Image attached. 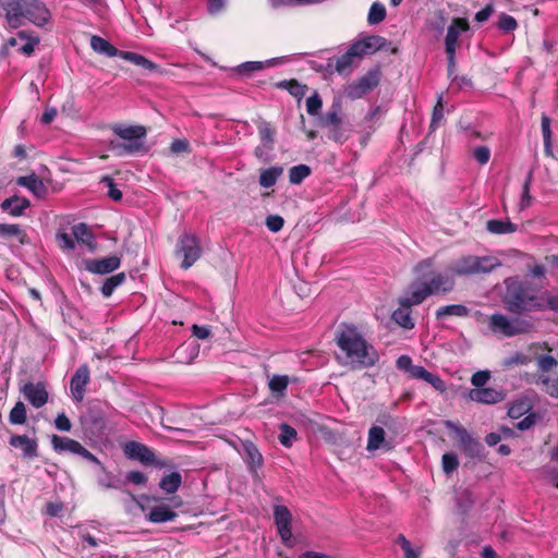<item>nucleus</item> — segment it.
<instances>
[{
  "instance_id": "f257e3e1",
  "label": "nucleus",
  "mask_w": 558,
  "mask_h": 558,
  "mask_svg": "<svg viewBox=\"0 0 558 558\" xmlns=\"http://www.w3.org/2000/svg\"><path fill=\"white\" fill-rule=\"evenodd\" d=\"M336 343L342 353L338 355L340 363L352 371L373 367L379 360L376 349L365 340L355 326H344L339 330Z\"/></svg>"
},
{
  "instance_id": "f03ea898",
  "label": "nucleus",
  "mask_w": 558,
  "mask_h": 558,
  "mask_svg": "<svg viewBox=\"0 0 558 558\" xmlns=\"http://www.w3.org/2000/svg\"><path fill=\"white\" fill-rule=\"evenodd\" d=\"M502 303L514 315H524L545 311L544 293L541 288L527 279L510 277L505 280Z\"/></svg>"
},
{
  "instance_id": "7ed1b4c3",
  "label": "nucleus",
  "mask_w": 558,
  "mask_h": 558,
  "mask_svg": "<svg viewBox=\"0 0 558 558\" xmlns=\"http://www.w3.org/2000/svg\"><path fill=\"white\" fill-rule=\"evenodd\" d=\"M433 259L426 258L414 267V272L420 280L410 284L414 303H423L429 295L449 293L454 288V278L449 274L433 270Z\"/></svg>"
},
{
  "instance_id": "20e7f679",
  "label": "nucleus",
  "mask_w": 558,
  "mask_h": 558,
  "mask_svg": "<svg viewBox=\"0 0 558 558\" xmlns=\"http://www.w3.org/2000/svg\"><path fill=\"white\" fill-rule=\"evenodd\" d=\"M113 134L124 142L110 141L108 148L116 156L135 155L145 151L143 140L146 137V129L143 125L114 124L111 126Z\"/></svg>"
},
{
  "instance_id": "39448f33",
  "label": "nucleus",
  "mask_w": 558,
  "mask_h": 558,
  "mask_svg": "<svg viewBox=\"0 0 558 558\" xmlns=\"http://www.w3.org/2000/svg\"><path fill=\"white\" fill-rule=\"evenodd\" d=\"M500 266L497 258L493 256H473L468 255L454 260L449 269L457 276H472L478 274H488Z\"/></svg>"
},
{
  "instance_id": "423d86ee",
  "label": "nucleus",
  "mask_w": 558,
  "mask_h": 558,
  "mask_svg": "<svg viewBox=\"0 0 558 558\" xmlns=\"http://www.w3.org/2000/svg\"><path fill=\"white\" fill-rule=\"evenodd\" d=\"M319 125L327 129V137L336 143H344L349 137L348 129L341 117V104L333 102L319 119Z\"/></svg>"
},
{
  "instance_id": "0eeeda50",
  "label": "nucleus",
  "mask_w": 558,
  "mask_h": 558,
  "mask_svg": "<svg viewBox=\"0 0 558 558\" xmlns=\"http://www.w3.org/2000/svg\"><path fill=\"white\" fill-rule=\"evenodd\" d=\"M489 327L493 332L510 338L517 335L530 332L533 325L525 319H510L506 315L494 314L489 318Z\"/></svg>"
},
{
  "instance_id": "6e6552de",
  "label": "nucleus",
  "mask_w": 558,
  "mask_h": 558,
  "mask_svg": "<svg viewBox=\"0 0 558 558\" xmlns=\"http://www.w3.org/2000/svg\"><path fill=\"white\" fill-rule=\"evenodd\" d=\"M380 77L381 72L379 69L368 71L345 87V96L352 100L362 98L379 85Z\"/></svg>"
},
{
  "instance_id": "1a4fd4ad",
  "label": "nucleus",
  "mask_w": 558,
  "mask_h": 558,
  "mask_svg": "<svg viewBox=\"0 0 558 558\" xmlns=\"http://www.w3.org/2000/svg\"><path fill=\"white\" fill-rule=\"evenodd\" d=\"M51 446L53 450L58 453L71 452L73 454L81 456L83 459L89 462H93L98 465L100 464L99 459L75 439L52 435Z\"/></svg>"
},
{
  "instance_id": "9d476101",
  "label": "nucleus",
  "mask_w": 558,
  "mask_h": 558,
  "mask_svg": "<svg viewBox=\"0 0 558 558\" xmlns=\"http://www.w3.org/2000/svg\"><path fill=\"white\" fill-rule=\"evenodd\" d=\"M177 253L182 254L183 256L181 268L189 269L199 259L202 255L199 240L193 234H182L178 240Z\"/></svg>"
},
{
  "instance_id": "9b49d317",
  "label": "nucleus",
  "mask_w": 558,
  "mask_h": 558,
  "mask_svg": "<svg viewBox=\"0 0 558 558\" xmlns=\"http://www.w3.org/2000/svg\"><path fill=\"white\" fill-rule=\"evenodd\" d=\"M25 19L37 26L46 25L50 20V11L40 0H24Z\"/></svg>"
},
{
  "instance_id": "f8f14e48",
  "label": "nucleus",
  "mask_w": 558,
  "mask_h": 558,
  "mask_svg": "<svg viewBox=\"0 0 558 558\" xmlns=\"http://www.w3.org/2000/svg\"><path fill=\"white\" fill-rule=\"evenodd\" d=\"M5 12V20L11 28H19L25 17L24 0H0Z\"/></svg>"
},
{
  "instance_id": "ddd939ff",
  "label": "nucleus",
  "mask_w": 558,
  "mask_h": 558,
  "mask_svg": "<svg viewBox=\"0 0 558 558\" xmlns=\"http://www.w3.org/2000/svg\"><path fill=\"white\" fill-rule=\"evenodd\" d=\"M90 380V369L87 364L77 367L70 381L71 393L75 401L81 402L84 399L85 388Z\"/></svg>"
},
{
  "instance_id": "4468645a",
  "label": "nucleus",
  "mask_w": 558,
  "mask_h": 558,
  "mask_svg": "<svg viewBox=\"0 0 558 558\" xmlns=\"http://www.w3.org/2000/svg\"><path fill=\"white\" fill-rule=\"evenodd\" d=\"M124 454L132 460H137L146 465L155 464V452L144 444L128 441L123 448Z\"/></svg>"
},
{
  "instance_id": "2eb2a0df",
  "label": "nucleus",
  "mask_w": 558,
  "mask_h": 558,
  "mask_svg": "<svg viewBox=\"0 0 558 558\" xmlns=\"http://www.w3.org/2000/svg\"><path fill=\"white\" fill-rule=\"evenodd\" d=\"M21 392L36 409L44 407L48 402L49 395L43 383H26L21 387Z\"/></svg>"
},
{
  "instance_id": "dca6fc26",
  "label": "nucleus",
  "mask_w": 558,
  "mask_h": 558,
  "mask_svg": "<svg viewBox=\"0 0 558 558\" xmlns=\"http://www.w3.org/2000/svg\"><path fill=\"white\" fill-rule=\"evenodd\" d=\"M83 264L88 272L107 275L120 267L121 258L117 255H111L100 259H84Z\"/></svg>"
},
{
  "instance_id": "f3484780",
  "label": "nucleus",
  "mask_w": 558,
  "mask_h": 558,
  "mask_svg": "<svg viewBox=\"0 0 558 558\" xmlns=\"http://www.w3.org/2000/svg\"><path fill=\"white\" fill-rule=\"evenodd\" d=\"M399 303L400 307L393 311L391 318L399 326L405 329H412L414 327V320L411 317V307L420 303L413 302V293L411 291L407 298L400 299Z\"/></svg>"
},
{
  "instance_id": "a211bd4d",
  "label": "nucleus",
  "mask_w": 558,
  "mask_h": 558,
  "mask_svg": "<svg viewBox=\"0 0 558 558\" xmlns=\"http://www.w3.org/2000/svg\"><path fill=\"white\" fill-rule=\"evenodd\" d=\"M469 28V21L465 17H454L447 29L445 51H456L459 46V36L468 32Z\"/></svg>"
},
{
  "instance_id": "6ab92c4d",
  "label": "nucleus",
  "mask_w": 558,
  "mask_h": 558,
  "mask_svg": "<svg viewBox=\"0 0 558 558\" xmlns=\"http://www.w3.org/2000/svg\"><path fill=\"white\" fill-rule=\"evenodd\" d=\"M274 519L278 533L286 543L292 537V514L286 506L277 505L274 508Z\"/></svg>"
},
{
  "instance_id": "aec40b11",
  "label": "nucleus",
  "mask_w": 558,
  "mask_h": 558,
  "mask_svg": "<svg viewBox=\"0 0 558 558\" xmlns=\"http://www.w3.org/2000/svg\"><path fill=\"white\" fill-rule=\"evenodd\" d=\"M524 380L530 385L541 386L544 392L558 398V374L550 377L546 374L525 373Z\"/></svg>"
},
{
  "instance_id": "412c9836",
  "label": "nucleus",
  "mask_w": 558,
  "mask_h": 558,
  "mask_svg": "<svg viewBox=\"0 0 558 558\" xmlns=\"http://www.w3.org/2000/svg\"><path fill=\"white\" fill-rule=\"evenodd\" d=\"M386 44V38L379 35H372L353 43L352 50H355L357 57L362 58L363 56L371 54L380 50Z\"/></svg>"
},
{
  "instance_id": "4be33fe9",
  "label": "nucleus",
  "mask_w": 558,
  "mask_h": 558,
  "mask_svg": "<svg viewBox=\"0 0 558 558\" xmlns=\"http://www.w3.org/2000/svg\"><path fill=\"white\" fill-rule=\"evenodd\" d=\"M9 445L13 448L22 449L25 458L34 459L38 456L37 440L26 435H12L9 439Z\"/></svg>"
},
{
  "instance_id": "5701e85b",
  "label": "nucleus",
  "mask_w": 558,
  "mask_h": 558,
  "mask_svg": "<svg viewBox=\"0 0 558 558\" xmlns=\"http://www.w3.org/2000/svg\"><path fill=\"white\" fill-rule=\"evenodd\" d=\"M409 376L413 379H422L433 386L437 391L445 392L446 384L445 381L437 375L428 372L425 367L421 365H414Z\"/></svg>"
},
{
  "instance_id": "b1692460",
  "label": "nucleus",
  "mask_w": 558,
  "mask_h": 558,
  "mask_svg": "<svg viewBox=\"0 0 558 558\" xmlns=\"http://www.w3.org/2000/svg\"><path fill=\"white\" fill-rule=\"evenodd\" d=\"M469 397L472 401L484 404H495L504 399V396L500 391L488 387L472 389L469 392Z\"/></svg>"
},
{
  "instance_id": "393cba45",
  "label": "nucleus",
  "mask_w": 558,
  "mask_h": 558,
  "mask_svg": "<svg viewBox=\"0 0 558 558\" xmlns=\"http://www.w3.org/2000/svg\"><path fill=\"white\" fill-rule=\"evenodd\" d=\"M29 206L31 202L26 197L17 195L5 198L1 204L2 210L8 211L13 217L22 216Z\"/></svg>"
},
{
  "instance_id": "a878e982",
  "label": "nucleus",
  "mask_w": 558,
  "mask_h": 558,
  "mask_svg": "<svg viewBox=\"0 0 558 558\" xmlns=\"http://www.w3.org/2000/svg\"><path fill=\"white\" fill-rule=\"evenodd\" d=\"M16 184L28 189L37 197H45L47 194V186L44 184L43 180L34 173L26 177H19Z\"/></svg>"
},
{
  "instance_id": "bb28decb",
  "label": "nucleus",
  "mask_w": 558,
  "mask_h": 558,
  "mask_svg": "<svg viewBox=\"0 0 558 558\" xmlns=\"http://www.w3.org/2000/svg\"><path fill=\"white\" fill-rule=\"evenodd\" d=\"M0 238L3 240L16 239L21 245L28 243L25 230L15 223H0Z\"/></svg>"
},
{
  "instance_id": "cd10ccee",
  "label": "nucleus",
  "mask_w": 558,
  "mask_h": 558,
  "mask_svg": "<svg viewBox=\"0 0 558 558\" xmlns=\"http://www.w3.org/2000/svg\"><path fill=\"white\" fill-rule=\"evenodd\" d=\"M299 381L296 376L290 377L288 375L275 374L269 378L268 388L275 396H284L289 384H296Z\"/></svg>"
},
{
  "instance_id": "c85d7f7f",
  "label": "nucleus",
  "mask_w": 558,
  "mask_h": 558,
  "mask_svg": "<svg viewBox=\"0 0 558 558\" xmlns=\"http://www.w3.org/2000/svg\"><path fill=\"white\" fill-rule=\"evenodd\" d=\"M72 233L75 238V241L78 243L85 244L90 252H94L97 247V243L94 239V235L86 223H77L72 227Z\"/></svg>"
},
{
  "instance_id": "c756f323",
  "label": "nucleus",
  "mask_w": 558,
  "mask_h": 558,
  "mask_svg": "<svg viewBox=\"0 0 558 558\" xmlns=\"http://www.w3.org/2000/svg\"><path fill=\"white\" fill-rule=\"evenodd\" d=\"M178 517V513L173 511L168 505L160 504L154 506L148 514V520L153 523H163L173 521Z\"/></svg>"
},
{
  "instance_id": "7c9ffc66",
  "label": "nucleus",
  "mask_w": 558,
  "mask_h": 558,
  "mask_svg": "<svg viewBox=\"0 0 558 558\" xmlns=\"http://www.w3.org/2000/svg\"><path fill=\"white\" fill-rule=\"evenodd\" d=\"M90 47L98 54H102L109 58L118 57L120 52V50L116 48L111 43L98 35H93L90 37Z\"/></svg>"
},
{
  "instance_id": "2f4dec72",
  "label": "nucleus",
  "mask_w": 558,
  "mask_h": 558,
  "mask_svg": "<svg viewBox=\"0 0 558 558\" xmlns=\"http://www.w3.org/2000/svg\"><path fill=\"white\" fill-rule=\"evenodd\" d=\"M118 57L149 72H154L158 69V65L155 62L136 52L120 50Z\"/></svg>"
},
{
  "instance_id": "473e14b6",
  "label": "nucleus",
  "mask_w": 558,
  "mask_h": 558,
  "mask_svg": "<svg viewBox=\"0 0 558 558\" xmlns=\"http://www.w3.org/2000/svg\"><path fill=\"white\" fill-rule=\"evenodd\" d=\"M257 131L260 143L267 150H272L275 146L276 130L268 121L262 120L257 123Z\"/></svg>"
},
{
  "instance_id": "72a5a7b5",
  "label": "nucleus",
  "mask_w": 558,
  "mask_h": 558,
  "mask_svg": "<svg viewBox=\"0 0 558 558\" xmlns=\"http://www.w3.org/2000/svg\"><path fill=\"white\" fill-rule=\"evenodd\" d=\"M385 430L380 426H372L368 430V439H367V450L374 451L381 447L386 448L387 450L390 449L389 446L385 442Z\"/></svg>"
},
{
  "instance_id": "f704fd0d",
  "label": "nucleus",
  "mask_w": 558,
  "mask_h": 558,
  "mask_svg": "<svg viewBox=\"0 0 558 558\" xmlns=\"http://www.w3.org/2000/svg\"><path fill=\"white\" fill-rule=\"evenodd\" d=\"M282 173L283 168L281 166H272L262 170L259 174V185L265 189L272 187Z\"/></svg>"
},
{
  "instance_id": "c9c22d12",
  "label": "nucleus",
  "mask_w": 558,
  "mask_h": 558,
  "mask_svg": "<svg viewBox=\"0 0 558 558\" xmlns=\"http://www.w3.org/2000/svg\"><path fill=\"white\" fill-rule=\"evenodd\" d=\"M469 308L465 305L462 304H450L440 306L436 313V319L440 320L448 316H458V317H465L469 315Z\"/></svg>"
},
{
  "instance_id": "e433bc0d",
  "label": "nucleus",
  "mask_w": 558,
  "mask_h": 558,
  "mask_svg": "<svg viewBox=\"0 0 558 558\" xmlns=\"http://www.w3.org/2000/svg\"><path fill=\"white\" fill-rule=\"evenodd\" d=\"M245 454H246V463L248 468L256 473L257 469L262 468L264 464V459L257 447L250 442L244 446Z\"/></svg>"
},
{
  "instance_id": "4c0bfd02",
  "label": "nucleus",
  "mask_w": 558,
  "mask_h": 558,
  "mask_svg": "<svg viewBox=\"0 0 558 558\" xmlns=\"http://www.w3.org/2000/svg\"><path fill=\"white\" fill-rule=\"evenodd\" d=\"M461 449L463 450L464 454L470 459H484V447L474 437H471L465 442H463L461 446Z\"/></svg>"
},
{
  "instance_id": "58836bf2",
  "label": "nucleus",
  "mask_w": 558,
  "mask_h": 558,
  "mask_svg": "<svg viewBox=\"0 0 558 558\" xmlns=\"http://www.w3.org/2000/svg\"><path fill=\"white\" fill-rule=\"evenodd\" d=\"M486 229L493 234H509L517 231V225L509 220L490 219L486 223Z\"/></svg>"
},
{
  "instance_id": "ea45409f",
  "label": "nucleus",
  "mask_w": 558,
  "mask_h": 558,
  "mask_svg": "<svg viewBox=\"0 0 558 558\" xmlns=\"http://www.w3.org/2000/svg\"><path fill=\"white\" fill-rule=\"evenodd\" d=\"M182 484V476L178 471L161 477L159 487L167 494L175 493Z\"/></svg>"
},
{
  "instance_id": "a19ab883",
  "label": "nucleus",
  "mask_w": 558,
  "mask_h": 558,
  "mask_svg": "<svg viewBox=\"0 0 558 558\" xmlns=\"http://www.w3.org/2000/svg\"><path fill=\"white\" fill-rule=\"evenodd\" d=\"M355 58H359V57H357L356 51L352 50V45H351L342 56H340L336 59L335 70L339 74L350 71Z\"/></svg>"
},
{
  "instance_id": "79ce46f5",
  "label": "nucleus",
  "mask_w": 558,
  "mask_h": 558,
  "mask_svg": "<svg viewBox=\"0 0 558 558\" xmlns=\"http://www.w3.org/2000/svg\"><path fill=\"white\" fill-rule=\"evenodd\" d=\"M126 277L124 272L112 275L104 281L100 291L105 298L112 295L113 291L125 281Z\"/></svg>"
},
{
  "instance_id": "37998d69",
  "label": "nucleus",
  "mask_w": 558,
  "mask_h": 558,
  "mask_svg": "<svg viewBox=\"0 0 558 558\" xmlns=\"http://www.w3.org/2000/svg\"><path fill=\"white\" fill-rule=\"evenodd\" d=\"M312 173L311 167L301 163L293 166L289 170V181L291 184H301Z\"/></svg>"
},
{
  "instance_id": "c03bdc74",
  "label": "nucleus",
  "mask_w": 558,
  "mask_h": 558,
  "mask_svg": "<svg viewBox=\"0 0 558 558\" xmlns=\"http://www.w3.org/2000/svg\"><path fill=\"white\" fill-rule=\"evenodd\" d=\"M27 421L26 407L22 401H17L9 413V422L12 425H23Z\"/></svg>"
},
{
  "instance_id": "a18cd8bd",
  "label": "nucleus",
  "mask_w": 558,
  "mask_h": 558,
  "mask_svg": "<svg viewBox=\"0 0 558 558\" xmlns=\"http://www.w3.org/2000/svg\"><path fill=\"white\" fill-rule=\"evenodd\" d=\"M280 434L278 439L283 447L290 448L293 441L296 439L298 433L295 428L287 423H282L279 426Z\"/></svg>"
},
{
  "instance_id": "49530a36",
  "label": "nucleus",
  "mask_w": 558,
  "mask_h": 558,
  "mask_svg": "<svg viewBox=\"0 0 558 558\" xmlns=\"http://www.w3.org/2000/svg\"><path fill=\"white\" fill-rule=\"evenodd\" d=\"M387 11L383 3L374 2L368 11L367 22L369 25H376L386 19Z\"/></svg>"
},
{
  "instance_id": "de8ad7c7",
  "label": "nucleus",
  "mask_w": 558,
  "mask_h": 558,
  "mask_svg": "<svg viewBox=\"0 0 558 558\" xmlns=\"http://www.w3.org/2000/svg\"><path fill=\"white\" fill-rule=\"evenodd\" d=\"M444 426L456 434L460 446L472 437L464 426L453 421H444Z\"/></svg>"
},
{
  "instance_id": "09e8293b",
  "label": "nucleus",
  "mask_w": 558,
  "mask_h": 558,
  "mask_svg": "<svg viewBox=\"0 0 558 558\" xmlns=\"http://www.w3.org/2000/svg\"><path fill=\"white\" fill-rule=\"evenodd\" d=\"M459 466V459L453 452H446L441 457V468L446 475L453 473Z\"/></svg>"
},
{
  "instance_id": "8fccbe9b",
  "label": "nucleus",
  "mask_w": 558,
  "mask_h": 558,
  "mask_svg": "<svg viewBox=\"0 0 558 558\" xmlns=\"http://www.w3.org/2000/svg\"><path fill=\"white\" fill-rule=\"evenodd\" d=\"M537 368L541 374L548 373L558 366L556 357L549 354H542L536 357Z\"/></svg>"
},
{
  "instance_id": "3c124183",
  "label": "nucleus",
  "mask_w": 558,
  "mask_h": 558,
  "mask_svg": "<svg viewBox=\"0 0 558 558\" xmlns=\"http://www.w3.org/2000/svg\"><path fill=\"white\" fill-rule=\"evenodd\" d=\"M282 86L295 98L299 100L303 98L306 93L307 87L299 83L295 78H291L289 81H284Z\"/></svg>"
},
{
  "instance_id": "603ef678",
  "label": "nucleus",
  "mask_w": 558,
  "mask_h": 558,
  "mask_svg": "<svg viewBox=\"0 0 558 558\" xmlns=\"http://www.w3.org/2000/svg\"><path fill=\"white\" fill-rule=\"evenodd\" d=\"M532 362V357L523 352H515L514 354L506 357L502 362L505 367H512L519 365H527Z\"/></svg>"
},
{
  "instance_id": "864d4df0",
  "label": "nucleus",
  "mask_w": 558,
  "mask_h": 558,
  "mask_svg": "<svg viewBox=\"0 0 558 558\" xmlns=\"http://www.w3.org/2000/svg\"><path fill=\"white\" fill-rule=\"evenodd\" d=\"M17 37L27 40V43L20 48V51L25 56H31L35 50V46L39 44V38L31 37L25 31L19 32Z\"/></svg>"
},
{
  "instance_id": "5fc2aeb1",
  "label": "nucleus",
  "mask_w": 558,
  "mask_h": 558,
  "mask_svg": "<svg viewBox=\"0 0 558 558\" xmlns=\"http://www.w3.org/2000/svg\"><path fill=\"white\" fill-rule=\"evenodd\" d=\"M101 183H104L107 189V195L114 202H120L123 197V194L121 190L118 189L117 184L114 183L113 179L109 175H105L101 178Z\"/></svg>"
},
{
  "instance_id": "6e6d98bb",
  "label": "nucleus",
  "mask_w": 558,
  "mask_h": 558,
  "mask_svg": "<svg viewBox=\"0 0 558 558\" xmlns=\"http://www.w3.org/2000/svg\"><path fill=\"white\" fill-rule=\"evenodd\" d=\"M497 26L502 32L509 33V32H513L518 27V23L513 16H511L507 13H501L499 16Z\"/></svg>"
},
{
  "instance_id": "4d7b16f0",
  "label": "nucleus",
  "mask_w": 558,
  "mask_h": 558,
  "mask_svg": "<svg viewBox=\"0 0 558 558\" xmlns=\"http://www.w3.org/2000/svg\"><path fill=\"white\" fill-rule=\"evenodd\" d=\"M471 155L480 165H486L490 158V149L485 145L476 146L472 149Z\"/></svg>"
},
{
  "instance_id": "13d9d810",
  "label": "nucleus",
  "mask_w": 558,
  "mask_h": 558,
  "mask_svg": "<svg viewBox=\"0 0 558 558\" xmlns=\"http://www.w3.org/2000/svg\"><path fill=\"white\" fill-rule=\"evenodd\" d=\"M530 410V405L525 401H514L509 410L508 415L511 418H520L523 414H525Z\"/></svg>"
},
{
  "instance_id": "bf43d9fd",
  "label": "nucleus",
  "mask_w": 558,
  "mask_h": 558,
  "mask_svg": "<svg viewBox=\"0 0 558 558\" xmlns=\"http://www.w3.org/2000/svg\"><path fill=\"white\" fill-rule=\"evenodd\" d=\"M444 119V105H442V96L439 95L436 105L433 109L430 129L435 130L439 122Z\"/></svg>"
},
{
  "instance_id": "052dcab7",
  "label": "nucleus",
  "mask_w": 558,
  "mask_h": 558,
  "mask_svg": "<svg viewBox=\"0 0 558 558\" xmlns=\"http://www.w3.org/2000/svg\"><path fill=\"white\" fill-rule=\"evenodd\" d=\"M322 106L323 101L317 93H315L314 95L306 99V111L310 116L318 114L319 110L322 109Z\"/></svg>"
},
{
  "instance_id": "680f3d73",
  "label": "nucleus",
  "mask_w": 558,
  "mask_h": 558,
  "mask_svg": "<svg viewBox=\"0 0 558 558\" xmlns=\"http://www.w3.org/2000/svg\"><path fill=\"white\" fill-rule=\"evenodd\" d=\"M264 69V63L259 61H247L238 66V72L242 75L248 76L251 73Z\"/></svg>"
},
{
  "instance_id": "e2e57ef3",
  "label": "nucleus",
  "mask_w": 558,
  "mask_h": 558,
  "mask_svg": "<svg viewBox=\"0 0 558 558\" xmlns=\"http://www.w3.org/2000/svg\"><path fill=\"white\" fill-rule=\"evenodd\" d=\"M265 223L269 231L276 233V232H279L283 228L284 219L279 215H269L266 218Z\"/></svg>"
},
{
  "instance_id": "0e129e2a",
  "label": "nucleus",
  "mask_w": 558,
  "mask_h": 558,
  "mask_svg": "<svg viewBox=\"0 0 558 558\" xmlns=\"http://www.w3.org/2000/svg\"><path fill=\"white\" fill-rule=\"evenodd\" d=\"M447 56V74L451 82L458 81V75L456 74V51H446Z\"/></svg>"
},
{
  "instance_id": "69168bd1",
  "label": "nucleus",
  "mask_w": 558,
  "mask_h": 558,
  "mask_svg": "<svg viewBox=\"0 0 558 558\" xmlns=\"http://www.w3.org/2000/svg\"><path fill=\"white\" fill-rule=\"evenodd\" d=\"M490 375L487 371H478L472 375L471 383L475 389L483 388L488 381Z\"/></svg>"
},
{
  "instance_id": "338daca9",
  "label": "nucleus",
  "mask_w": 558,
  "mask_h": 558,
  "mask_svg": "<svg viewBox=\"0 0 558 558\" xmlns=\"http://www.w3.org/2000/svg\"><path fill=\"white\" fill-rule=\"evenodd\" d=\"M57 241L60 248L62 250H74L75 247L74 240L66 232H58Z\"/></svg>"
},
{
  "instance_id": "774afa93",
  "label": "nucleus",
  "mask_w": 558,
  "mask_h": 558,
  "mask_svg": "<svg viewBox=\"0 0 558 558\" xmlns=\"http://www.w3.org/2000/svg\"><path fill=\"white\" fill-rule=\"evenodd\" d=\"M56 428L60 432H70L72 423L65 413H59L54 420Z\"/></svg>"
}]
</instances>
